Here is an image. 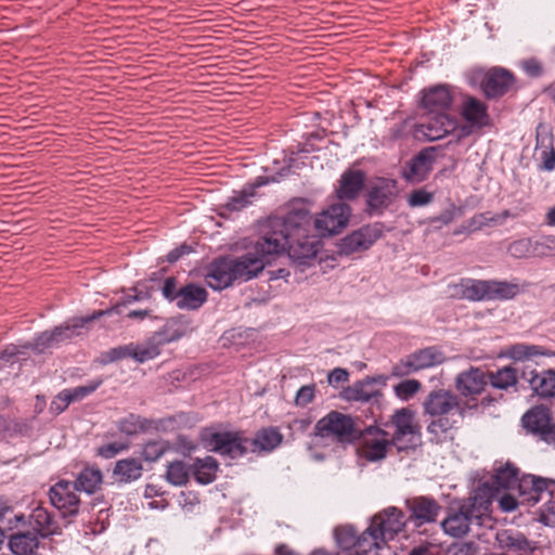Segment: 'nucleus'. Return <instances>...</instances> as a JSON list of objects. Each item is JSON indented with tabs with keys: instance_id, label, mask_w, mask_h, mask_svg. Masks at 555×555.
I'll use <instances>...</instances> for the list:
<instances>
[{
	"instance_id": "f257e3e1",
	"label": "nucleus",
	"mask_w": 555,
	"mask_h": 555,
	"mask_svg": "<svg viewBox=\"0 0 555 555\" xmlns=\"http://www.w3.org/2000/svg\"><path fill=\"white\" fill-rule=\"evenodd\" d=\"M310 216L308 210L293 209L285 218H270L262 225L258 250L280 255L287 251L298 266H310L321 247L315 235L308 234Z\"/></svg>"
},
{
	"instance_id": "f03ea898",
	"label": "nucleus",
	"mask_w": 555,
	"mask_h": 555,
	"mask_svg": "<svg viewBox=\"0 0 555 555\" xmlns=\"http://www.w3.org/2000/svg\"><path fill=\"white\" fill-rule=\"evenodd\" d=\"M466 405L450 390L430 391L423 402L424 413L435 417L427 426L429 440L437 444L444 442L450 430L463 420Z\"/></svg>"
},
{
	"instance_id": "7ed1b4c3",
	"label": "nucleus",
	"mask_w": 555,
	"mask_h": 555,
	"mask_svg": "<svg viewBox=\"0 0 555 555\" xmlns=\"http://www.w3.org/2000/svg\"><path fill=\"white\" fill-rule=\"evenodd\" d=\"M360 429L356 421L347 414L331 411L320 418L314 426V444H326L331 442L349 443L360 438Z\"/></svg>"
},
{
	"instance_id": "20e7f679",
	"label": "nucleus",
	"mask_w": 555,
	"mask_h": 555,
	"mask_svg": "<svg viewBox=\"0 0 555 555\" xmlns=\"http://www.w3.org/2000/svg\"><path fill=\"white\" fill-rule=\"evenodd\" d=\"M385 427L392 429L390 442L398 452L414 450L421 443V427L408 408L396 410Z\"/></svg>"
},
{
	"instance_id": "39448f33",
	"label": "nucleus",
	"mask_w": 555,
	"mask_h": 555,
	"mask_svg": "<svg viewBox=\"0 0 555 555\" xmlns=\"http://www.w3.org/2000/svg\"><path fill=\"white\" fill-rule=\"evenodd\" d=\"M397 196L395 180L378 178L372 181L365 194L367 214L371 216L383 215L393 204Z\"/></svg>"
},
{
	"instance_id": "423d86ee",
	"label": "nucleus",
	"mask_w": 555,
	"mask_h": 555,
	"mask_svg": "<svg viewBox=\"0 0 555 555\" xmlns=\"http://www.w3.org/2000/svg\"><path fill=\"white\" fill-rule=\"evenodd\" d=\"M351 207L343 202L330 205L314 218V228L320 236H332L341 232L349 223Z\"/></svg>"
},
{
	"instance_id": "0eeeda50",
	"label": "nucleus",
	"mask_w": 555,
	"mask_h": 555,
	"mask_svg": "<svg viewBox=\"0 0 555 555\" xmlns=\"http://www.w3.org/2000/svg\"><path fill=\"white\" fill-rule=\"evenodd\" d=\"M382 235V223L365 224L341 238L337 245V253L340 256H350L367 250Z\"/></svg>"
},
{
	"instance_id": "6e6552de",
	"label": "nucleus",
	"mask_w": 555,
	"mask_h": 555,
	"mask_svg": "<svg viewBox=\"0 0 555 555\" xmlns=\"http://www.w3.org/2000/svg\"><path fill=\"white\" fill-rule=\"evenodd\" d=\"M446 361V356L437 347L417 350L401 359L392 367V375L406 376L417 371L439 365Z\"/></svg>"
},
{
	"instance_id": "1a4fd4ad",
	"label": "nucleus",
	"mask_w": 555,
	"mask_h": 555,
	"mask_svg": "<svg viewBox=\"0 0 555 555\" xmlns=\"http://www.w3.org/2000/svg\"><path fill=\"white\" fill-rule=\"evenodd\" d=\"M526 430L539 440L555 447V422L547 408L537 405L526 412L521 418Z\"/></svg>"
},
{
	"instance_id": "9d476101",
	"label": "nucleus",
	"mask_w": 555,
	"mask_h": 555,
	"mask_svg": "<svg viewBox=\"0 0 555 555\" xmlns=\"http://www.w3.org/2000/svg\"><path fill=\"white\" fill-rule=\"evenodd\" d=\"M404 503L409 514L408 521H411L415 528L436 522L442 511L439 502L429 495L409 498Z\"/></svg>"
},
{
	"instance_id": "9b49d317",
	"label": "nucleus",
	"mask_w": 555,
	"mask_h": 555,
	"mask_svg": "<svg viewBox=\"0 0 555 555\" xmlns=\"http://www.w3.org/2000/svg\"><path fill=\"white\" fill-rule=\"evenodd\" d=\"M456 128V118L447 113H437L415 126V137L427 141H436L452 133Z\"/></svg>"
},
{
	"instance_id": "f8f14e48",
	"label": "nucleus",
	"mask_w": 555,
	"mask_h": 555,
	"mask_svg": "<svg viewBox=\"0 0 555 555\" xmlns=\"http://www.w3.org/2000/svg\"><path fill=\"white\" fill-rule=\"evenodd\" d=\"M210 446L214 451L230 459H237L250 452L249 438L241 433H215L210 437Z\"/></svg>"
},
{
	"instance_id": "ddd939ff",
	"label": "nucleus",
	"mask_w": 555,
	"mask_h": 555,
	"mask_svg": "<svg viewBox=\"0 0 555 555\" xmlns=\"http://www.w3.org/2000/svg\"><path fill=\"white\" fill-rule=\"evenodd\" d=\"M406 522L404 513L395 506L376 514L371 520L373 528L387 543L404 530Z\"/></svg>"
},
{
	"instance_id": "4468645a",
	"label": "nucleus",
	"mask_w": 555,
	"mask_h": 555,
	"mask_svg": "<svg viewBox=\"0 0 555 555\" xmlns=\"http://www.w3.org/2000/svg\"><path fill=\"white\" fill-rule=\"evenodd\" d=\"M360 438H362L361 455L370 462L386 457L388 448L392 446L389 433L373 426L362 430Z\"/></svg>"
},
{
	"instance_id": "2eb2a0df",
	"label": "nucleus",
	"mask_w": 555,
	"mask_h": 555,
	"mask_svg": "<svg viewBox=\"0 0 555 555\" xmlns=\"http://www.w3.org/2000/svg\"><path fill=\"white\" fill-rule=\"evenodd\" d=\"M77 486L68 480H60L49 490L51 504L61 511L64 516L76 515L79 511L80 500Z\"/></svg>"
},
{
	"instance_id": "dca6fc26",
	"label": "nucleus",
	"mask_w": 555,
	"mask_h": 555,
	"mask_svg": "<svg viewBox=\"0 0 555 555\" xmlns=\"http://www.w3.org/2000/svg\"><path fill=\"white\" fill-rule=\"evenodd\" d=\"M476 518L462 504H451L446 512V517L440 522L442 531L452 538H462L470 531V526Z\"/></svg>"
},
{
	"instance_id": "f3484780",
	"label": "nucleus",
	"mask_w": 555,
	"mask_h": 555,
	"mask_svg": "<svg viewBox=\"0 0 555 555\" xmlns=\"http://www.w3.org/2000/svg\"><path fill=\"white\" fill-rule=\"evenodd\" d=\"M258 242L254 250L248 251L240 257L231 258L233 271L236 281H248L256 278L266 267L267 257L272 254H267L258 250Z\"/></svg>"
},
{
	"instance_id": "a211bd4d",
	"label": "nucleus",
	"mask_w": 555,
	"mask_h": 555,
	"mask_svg": "<svg viewBox=\"0 0 555 555\" xmlns=\"http://www.w3.org/2000/svg\"><path fill=\"white\" fill-rule=\"evenodd\" d=\"M119 309H120V307L116 306L112 309L100 310V311L92 313L91 315L72 319L60 326H55L53 330L49 331L50 334L52 335L55 347L59 346L61 343L69 340L73 337L79 335L80 330L86 324H88L103 315L119 314Z\"/></svg>"
},
{
	"instance_id": "6ab92c4d",
	"label": "nucleus",
	"mask_w": 555,
	"mask_h": 555,
	"mask_svg": "<svg viewBox=\"0 0 555 555\" xmlns=\"http://www.w3.org/2000/svg\"><path fill=\"white\" fill-rule=\"evenodd\" d=\"M453 102L450 86L436 85L421 91V106L430 113H446Z\"/></svg>"
},
{
	"instance_id": "aec40b11",
	"label": "nucleus",
	"mask_w": 555,
	"mask_h": 555,
	"mask_svg": "<svg viewBox=\"0 0 555 555\" xmlns=\"http://www.w3.org/2000/svg\"><path fill=\"white\" fill-rule=\"evenodd\" d=\"M551 482H554V480L531 474L522 475L517 485L520 503L534 505L540 502L544 496L543 492H547Z\"/></svg>"
},
{
	"instance_id": "412c9836",
	"label": "nucleus",
	"mask_w": 555,
	"mask_h": 555,
	"mask_svg": "<svg viewBox=\"0 0 555 555\" xmlns=\"http://www.w3.org/2000/svg\"><path fill=\"white\" fill-rule=\"evenodd\" d=\"M488 385V375L481 369L470 367L461 372L455 379V387L461 396L474 400Z\"/></svg>"
},
{
	"instance_id": "4be33fe9",
	"label": "nucleus",
	"mask_w": 555,
	"mask_h": 555,
	"mask_svg": "<svg viewBox=\"0 0 555 555\" xmlns=\"http://www.w3.org/2000/svg\"><path fill=\"white\" fill-rule=\"evenodd\" d=\"M495 540L501 548L515 553L516 555H532L538 551L534 541L514 529H502L495 533Z\"/></svg>"
},
{
	"instance_id": "5701e85b",
	"label": "nucleus",
	"mask_w": 555,
	"mask_h": 555,
	"mask_svg": "<svg viewBox=\"0 0 555 555\" xmlns=\"http://www.w3.org/2000/svg\"><path fill=\"white\" fill-rule=\"evenodd\" d=\"M436 160L435 149L427 147L417 153L405 166L403 177L409 182L420 183L427 179Z\"/></svg>"
},
{
	"instance_id": "b1692460",
	"label": "nucleus",
	"mask_w": 555,
	"mask_h": 555,
	"mask_svg": "<svg viewBox=\"0 0 555 555\" xmlns=\"http://www.w3.org/2000/svg\"><path fill=\"white\" fill-rule=\"evenodd\" d=\"M514 83V76L504 68L494 67L488 70L481 81V89L489 99L505 94Z\"/></svg>"
},
{
	"instance_id": "393cba45",
	"label": "nucleus",
	"mask_w": 555,
	"mask_h": 555,
	"mask_svg": "<svg viewBox=\"0 0 555 555\" xmlns=\"http://www.w3.org/2000/svg\"><path fill=\"white\" fill-rule=\"evenodd\" d=\"M496 494L493 486H490L489 482H483L474 491L473 495L469 496L467 501L462 502V504L477 521H480L490 513L492 502Z\"/></svg>"
},
{
	"instance_id": "a878e982",
	"label": "nucleus",
	"mask_w": 555,
	"mask_h": 555,
	"mask_svg": "<svg viewBox=\"0 0 555 555\" xmlns=\"http://www.w3.org/2000/svg\"><path fill=\"white\" fill-rule=\"evenodd\" d=\"M206 283L216 291H222L236 281L231 258H219L212 261L205 275Z\"/></svg>"
},
{
	"instance_id": "bb28decb",
	"label": "nucleus",
	"mask_w": 555,
	"mask_h": 555,
	"mask_svg": "<svg viewBox=\"0 0 555 555\" xmlns=\"http://www.w3.org/2000/svg\"><path fill=\"white\" fill-rule=\"evenodd\" d=\"M451 297L469 301H488L489 280L462 279L450 286Z\"/></svg>"
},
{
	"instance_id": "cd10ccee",
	"label": "nucleus",
	"mask_w": 555,
	"mask_h": 555,
	"mask_svg": "<svg viewBox=\"0 0 555 555\" xmlns=\"http://www.w3.org/2000/svg\"><path fill=\"white\" fill-rule=\"evenodd\" d=\"M366 176L360 169L346 170L339 179V185L336 189V195L340 201L356 199L361 193Z\"/></svg>"
},
{
	"instance_id": "c85d7f7f",
	"label": "nucleus",
	"mask_w": 555,
	"mask_h": 555,
	"mask_svg": "<svg viewBox=\"0 0 555 555\" xmlns=\"http://www.w3.org/2000/svg\"><path fill=\"white\" fill-rule=\"evenodd\" d=\"M553 143L554 140L550 126L540 124L537 127L535 151L542 160L543 169L548 171L555 168V149Z\"/></svg>"
},
{
	"instance_id": "c756f323",
	"label": "nucleus",
	"mask_w": 555,
	"mask_h": 555,
	"mask_svg": "<svg viewBox=\"0 0 555 555\" xmlns=\"http://www.w3.org/2000/svg\"><path fill=\"white\" fill-rule=\"evenodd\" d=\"M522 377L530 384L532 390L543 398L555 397V371L545 370L524 372Z\"/></svg>"
},
{
	"instance_id": "7c9ffc66",
	"label": "nucleus",
	"mask_w": 555,
	"mask_h": 555,
	"mask_svg": "<svg viewBox=\"0 0 555 555\" xmlns=\"http://www.w3.org/2000/svg\"><path fill=\"white\" fill-rule=\"evenodd\" d=\"M144 472L142 461L138 457L118 460L112 472V477L118 483H131L139 480Z\"/></svg>"
},
{
	"instance_id": "2f4dec72",
	"label": "nucleus",
	"mask_w": 555,
	"mask_h": 555,
	"mask_svg": "<svg viewBox=\"0 0 555 555\" xmlns=\"http://www.w3.org/2000/svg\"><path fill=\"white\" fill-rule=\"evenodd\" d=\"M208 298L207 291L193 283H189L179 288L176 306L182 310H197Z\"/></svg>"
},
{
	"instance_id": "473e14b6",
	"label": "nucleus",
	"mask_w": 555,
	"mask_h": 555,
	"mask_svg": "<svg viewBox=\"0 0 555 555\" xmlns=\"http://www.w3.org/2000/svg\"><path fill=\"white\" fill-rule=\"evenodd\" d=\"M283 442V435L278 427H264L259 429L254 438H249L250 452H271Z\"/></svg>"
},
{
	"instance_id": "72a5a7b5",
	"label": "nucleus",
	"mask_w": 555,
	"mask_h": 555,
	"mask_svg": "<svg viewBox=\"0 0 555 555\" xmlns=\"http://www.w3.org/2000/svg\"><path fill=\"white\" fill-rule=\"evenodd\" d=\"M461 115L473 128H482L488 125V106L474 96H467L463 101Z\"/></svg>"
},
{
	"instance_id": "f704fd0d",
	"label": "nucleus",
	"mask_w": 555,
	"mask_h": 555,
	"mask_svg": "<svg viewBox=\"0 0 555 555\" xmlns=\"http://www.w3.org/2000/svg\"><path fill=\"white\" fill-rule=\"evenodd\" d=\"M519 479V469L514 464L509 462L505 464L496 463L493 468L492 483L490 486H493L498 493L500 489L507 490L514 488V486L518 485Z\"/></svg>"
},
{
	"instance_id": "c9c22d12",
	"label": "nucleus",
	"mask_w": 555,
	"mask_h": 555,
	"mask_svg": "<svg viewBox=\"0 0 555 555\" xmlns=\"http://www.w3.org/2000/svg\"><path fill=\"white\" fill-rule=\"evenodd\" d=\"M387 546V542L376 532L373 526H370L363 531L361 535H358L357 553L362 555H380L379 552Z\"/></svg>"
},
{
	"instance_id": "e433bc0d",
	"label": "nucleus",
	"mask_w": 555,
	"mask_h": 555,
	"mask_svg": "<svg viewBox=\"0 0 555 555\" xmlns=\"http://www.w3.org/2000/svg\"><path fill=\"white\" fill-rule=\"evenodd\" d=\"M218 462L212 456L196 459L191 465V474L202 485L211 483L217 477Z\"/></svg>"
},
{
	"instance_id": "4c0bfd02",
	"label": "nucleus",
	"mask_w": 555,
	"mask_h": 555,
	"mask_svg": "<svg viewBox=\"0 0 555 555\" xmlns=\"http://www.w3.org/2000/svg\"><path fill=\"white\" fill-rule=\"evenodd\" d=\"M521 292V286L515 281L489 280L488 301L511 300Z\"/></svg>"
},
{
	"instance_id": "58836bf2",
	"label": "nucleus",
	"mask_w": 555,
	"mask_h": 555,
	"mask_svg": "<svg viewBox=\"0 0 555 555\" xmlns=\"http://www.w3.org/2000/svg\"><path fill=\"white\" fill-rule=\"evenodd\" d=\"M38 535L34 531L14 533L10 537L9 546L15 555H33L39 545Z\"/></svg>"
},
{
	"instance_id": "ea45409f",
	"label": "nucleus",
	"mask_w": 555,
	"mask_h": 555,
	"mask_svg": "<svg viewBox=\"0 0 555 555\" xmlns=\"http://www.w3.org/2000/svg\"><path fill=\"white\" fill-rule=\"evenodd\" d=\"M103 482V474L98 467H86L77 476L74 482L77 490L85 491L88 494L95 493Z\"/></svg>"
},
{
	"instance_id": "a19ab883",
	"label": "nucleus",
	"mask_w": 555,
	"mask_h": 555,
	"mask_svg": "<svg viewBox=\"0 0 555 555\" xmlns=\"http://www.w3.org/2000/svg\"><path fill=\"white\" fill-rule=\"evenodd\" d=\"M30 519L34 527L33 531L40 537H48L55 533L57 528L56 522L46 508L41 506L36 507L30 515Z\"/></svg>"
},
{
	"instance_id": "79ce46f5",
	"label": "nucleus",
	"mask_w": 555,
	"mask_h": 555,
	"mask_svg": "<svg viewBox=\"0 0 555 555\" xmlns=\"http://www.w3.org/2000/svg\"><path fill=\"white\" fill-rule=\"evenodd\" d=\"M190 474V466L182 461H173L167 465L166 479L169 483L181 487L188 483Z\"/></svg>"
},
{
	"instance_id": "37998d69",
	"label": "nucleus",
	"mask_w": 555,
	"mask_h": 555,
	"mask_svg": "<svg viewBox=\"0 0 555 555\" xmlns=\"http://www.w3.org/2000/svg\"><path fill=\"white\" fill-rule=\"evenodd\" d=\"M149 426L150 421L134 414H129L117 423L118 430L127 436H134L145 431Z\"/></svg>"
},
{
	"instance_id": "c03bdc74",
	"label": "nucleus",
	"mask_w": 555,
	"mask_h": 555,
	"mask_svg": "<svg viewBox=\"0 0 555 555\" xmlns=\"http://www.w3.org/2000/svg\"><path fill=\"white\" fill-rule=\"evenodd\" d=\"M540 502L541 520L547 526H555V481L551 482L547 492Z\"/></svg>"
},
{
	"instance_id": "a18cd8bd",
	"label": "nucleus",
	"mask_w": 555,
	"mask_h": 555,
	"mask_svg": "<svg viewBox=\"0 0 555 555\" xmlns=\"http://www.w3.org/2000/svg\"><path fill=\"white\" fill-rule=\"evenodd\" d=\"M171 449L169 441L164 439L149 440L142 446L141 456L146 462H156Z\"/></svg>"
},
{
	"instance_id": "49530a36",
	"label": "nucleus",
	"mask_w": 555,
	"mask_h": 555,
	"mask_svg": "<svg viewBox=\"0 0 555 555\" xmlns=\"http://www.w3.org/2000/svg\"><path fill=\"white\" fill-rule=\"evenodd\" d=\"M517 382V371L512 366H504L495 373H491L488 376V383L494 388L507 389L514 386Z\"/></svg>"
},
{
	"instance_id": "de8ad7c7",
	"label": "nucleus",
	"mask_w": 555,
	"mask_h": 555,
	"mask_svg": "<svg viewBox=\"0 0 555 555\" xmlns=\"http://www.w3.org/2000/svg\"><path fill=\"white\" fill-rule=\"evenodd\" d=\"M542 347L528 344H515L509 347L508 356L515 361H526L539 356H545Z\"/></svg>"
},
{
	"instance_id": "09e8293b",
	"label": "nucleus",
	"mask_w": 555,
	"mask_h": 555,
	"mask_svg": "<svg viewBox=\"0 0 555 555\" xmlns=\"http://www.w3.org/2000/svg\"><path fill=\"white\" fill-rule=\"evenodd\" d=\"M507 253L517 259L535 257L534 241L530 237L516 240L508 245Z\"/></svg>"
},
{
	"instance_id": "8fccbe9b",
	"label": "nucleus",
	"mask_w": 555,
	"mask_h": 555,
	"mask_svg": "<svg viewBox=\"0 0 555 555\" xmlns=\"http://www.w3.org/2000/svg\"><path fill=\"white\" fill-rule=\"evenodd\" d=\"M336 542L339 547L349 550L354 547L358 540V532L351 525L339 526L334 531Z\"/></svg>"
},
{
	"instance_id": "3c124183",
	"label": "nucleus",
	"mask_w": 555,
	"mask_h": 555,
	"mask_svg": "<svg viewBox=\"0 0 555 555\" xmlns=\"http://www.w3.org/2000/svg\"><path fill=\"white\" fill-rule=\"evenodd\" d=\"M535 257L546 258L555 256V235H544L534 241Z\"/></svg>"
},
{
	"instance_id": "603ef678",
	"label": "nucleus",
	"mask_w": 555,
	"mask_h": 555,
	"mask_svg": "<svg viewBox=\"0 0 555 555\" xmlns=\"http://www.w3.org/2000/svg\"><path fill=\"white\" fill-rule=\"evenodd\" d=\"M25 345H28V350H33L36 353H42L47 349L55 347L49 331L41 332L33 341L25 343Z\"/></svg>"
},
{
	"instance_id": "864d4df0",
	"label": "nucleus",
	"mask_w": 555,
	"mask_h": 555,
	"mask_svg": "<svg viewBox=\"0 0 555 555\" xmlns=\"http://www.w3.org/2000/svg\"><path fill=\"white\" fill-rule=\"evenodd\" d=\"M447 555H481V548L475 542H459L448 547Z\"/></svg>"
},
{
	"instance_id": "5fc2aeb1",
	"label": "nucleus",
	"mask_w": 555,
	"mask_h": 555,
	"mask_svg": "<svg viewBox=\"0 0 555 555\" xmlns=\"http://www.w3.org/2000/svg\"><path fill=\"white\" fill-rule=\"evenodd\" d=\"M159 354V349L155 345L138 346L132 344L131 358L138 362L143 363L156 358Z\"/></svg>"
},
{
	"instance_id": "6e6d98bb",
	"label": "nucleus",
	"mask_w": 555,
	"mask_h": 555,
	"mask_svg": "<svg viewBox=\"0 0 555 555\" xmlns=\"http://www.w3.org/2000/svg\"><path fill=\"white\" fill-rule=\"evenodd\" d=\"M421 389V383L416 379H405L395 386L396 395L402 400H409Z\"/></svg>"
},
{
	"instance_id": "4d7b16f0",
	"label": "nucleus",
	"mask_w": 555,
	"mask_h": 555,
	"mask_svg": "<svg viewBox=\"0 0 555 555\" xmlns=\"http://www.w3.org/2000/svg\"><path fill=\"white\" fill-rule=\"evenodd\" d=\"M132 344L112 348L102 354L101 362L106 364L117 360L131 358Z\"/></svg>"
},
{
	"instance_id": "13d9d810",
	"label": "nucleus",
	"mask_w": 555,
	"mask_h": 555,
	"mask_svg": "<svg viewBox=\"0 0 555 555\" xmlns=\"http://www.w3.org/2000/svg\"><path fill=\"white\" fill-rule=\"evenodd\" d=\"M254 191H242L235 193L228 203L225 204V208L230 211H238L245 208L248 204H250V197L253 196Z\"/></svg>"
},
{
	"instance_id": "bf43d9fd",
	"label": "nucleus",
	"mask_w": 555,
	"mask_h": 555,
	"mask_svg": "<svg viewBox=\"0 0 555 555\" xmlns=\"http://www.w3.org/2000/svg\"><path fill=\"white\" fill-rule=\"evenodd\" d=\"M101 384L102 379H98L85 386H78L73 389H66V391L69 395L72 402H75L82 400L83 398L94 392L100 387Z\"/></svg>"
},
{
	"instance_id": "052dcab7",
	"label": "nucleus",
	"mask_w": 555,
	"mask_h": 555,
	"mask_svg": "<svg viewBox=\"0 0 555 555\" xmlns=\"http://www.w3.org/2000/svg\"><path fill=\"white\" fill-rule=\"evenodd\" d=\"M434 199V194L425 189H417L410 193L408 204L410 207H422L430 204Z\"/></svg>"
},
{
	"instance_id": "680f3d73",
	"label": "nucleus",
	"mask_w": 555,
	"mask_h": 555,
	"mask_svg": "<svg viewBox=\"0 0 555 555\" xmlns=\"http://www.w3.org/2000/svg\"><path fill=\"white\" fill-rule=\"evenodd\" d=\"M129 443L124 442H111L103 444L96 449V455L103 459H113L120 452L127 451Z\"/></svg>"
},
{
	"instance_id": "e2e57ef3",
	"label": "nucleus",
	"mask_w": 555,
	"mask_h": 555,
	"mask_svg": "<svg viewBox=\"0 0 555 555\" xmlns=\"http://www.w3.org/2000/svg\"><path fill=\"white\" fill-rule=\"evenodd\" d=\"M315 396V385H305L300 387L295 396V404L297 406H307L311 403Z\"/></svg>"
},
{
	"instance_id": "0e129e2a",
	"label": "nucleus",
	"mask_w": 555,
	"mask_h": 555,
	"mask_svg": "<svg viewBox=\"0 0 555 555\" xmlns=\"http://www.w3.org/2000/svg\"><path fill=\"white\" fill-rule=\"evenodd\" d=\"M28 350V345H9L0 352V361L11 362L20 356H25Z\"/></svg>"
},
{
	"instance_id": "69168bd1",
	"label": "nucleus",
	"mask_w": 555,
	"mask_h": 555,
	"mask_svg": "<svg viewBox=\"0 0 555 555\" xmlns=\"http://www.w3.org/2000/svg\"><path fill=\"white\" fill-rule=\"evenodd\" d=\"M486 227H488V225H487V214H485V212L476 214L463 223V229L467 233H474V232L480 231Z\"/></svg>"
},
{
	"instance_id": "338daca9",
	"label": "nucleus",
	"mask_w": 555,
	"mask_h": 555,
	"mask_svg": "<svg viewBox=\"0 0 555 555\" xmlns=\"http://www.w3.org/2000/svg\"><path fill=\"white\" fill-rule=\"evenodd\" d=\"M72 403L69 395L66 389L62 390L51 402L50 412L59 415L64 412L68 405Z\"/></svg>"
},
{
	"instance_id": "774afa93",
	"label": "nucleus",
	"mask_w": 555,
	"mask_h": 555,
	"mask_svg": "<svg viewBox=\"0 0 555 555\" xmlns=\"http://www.w3.org/2000/svg\"><path fill=\"white\" fill-rule=\"evenodd\" d=\"M462 215V209L454 205H451L448 209L443 210L439 216L431 219V223L439 222L441 224H449L456 217Z\"/></svg>"
}]
</instances>
